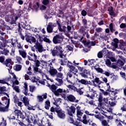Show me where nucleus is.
<instances>
[{
  "label": "nucleus",
  "mask_w": 126,
  "mask_h": 126,
  "mask_svg": "<svg viewBox=\"0 0 126 126\" xmlns=\"http://www.w3.org/2000/svg\"><path fill=\"white\" fill-rule=\"evenodd\" d=\"M64 50L62 49V47L60 46H56L54 49L52 51V54L53 56H59L63 60H60V63L62 65H64L67 62V60L65 59L66 57V54L63 53ZM66 66L69 68V72H68V76L69 78H71L73 75L78 76L77 73L78 72V70L76 69L75 66L73 65V64L71 62L68 61V63L66 64Z\"/></svg>",
  "instance_id": "nucleus-1"
},
{
  "label": "nucleus",
  "mask_w": 126,
  "mask_h": 126,
  "mask_svg": "<svg viewBox=\"0 0 126 126\" xmlns=\"http://www.w3.org/2000/svg\"><path fill=\"white\" fill-rule=\"evenodd\" d=\"M78 82L81 84H84V85H87V89L89 91H90L91 94H87L86 96L88 98H90L91 99H94L95 97V95L96 94V92L94 90L93 88H91V86H94V84L92 83L91 81H88L84 79L78 80Z\"/></svg>",
  "instance_id": "nucleus-2"
},
{
  "label": "nucleus",
  "mask_w": 126,
  "mask_h": 126,
  "mask_svg": "<svg viewBox=\"0 0 126 126\" xmlns=\"http://www.w3.org/2000/svg\"><path fill=\"white\" fill-rule=\"evenodd\" d=\"M50 111L52 112H57L58 117L62 119H64L65 118V112L61 108H54L53 107L50 108Z\"/></svg>",
  "instance_id": "nucleus-3"
},
{
  "label": "nucleus",
  "mask_w": 126,
  "mask_h": 126,
  "mask_svg": "<svg viewBox=\"0 0 126 126\" xmlns=\"http://www.w3.org/2000/svg\"><path fill=\"white\" fill-rule=\"evenodd\" d=\"M42 63H44L45 65L50 66V68L49 72L51 76L52 77H55V75L58 74V71L56 69L53 68V67L51 68V65H52V63H48L46 61H43Z\"/></svg>",
  "instance_id": "nucleus-4"
},
{
  "label": "nucleus",
  "mask_w": 126,
  "mask_h": 126,
  "mask_svg": "<svg viewBox=\"0 0 126 126\" xmlns=\"http://www.w3.org/2000/svg\"><path fill=\"white\" fill-rule=\"evenodd\" d=\"M35 50H36V52H38L39 53H42L44 51V48L42 45L38 43H37L33 47H32V50L33 52H35Z\"/></svg>",
  "instance_id": "nucleus-5"
},
{
  "label": "nucleus",
  "mask_w": 126,
  "mask_h": 126,
  "mask_svg": "<svg viewBox=\"0 0 126 126\" xmlns=\"http://www.w3.org/2000/svg\"><path fill=\"white\" fill-rule=\"evenodd\" d=\"M125 63V59L123 60V61L119 59L118 61H117V63H113L112 64H111V67L113 68H118L119 67H122Z\"/></svg>",
  "instance_id": "nucleus-6"
},
{
  "label": "nucleus",
  "mask_w": 126,
  "mask_h": 126,
  "mask_svg": "<svg viewBox=\"0 0 126 126\" xmlns=\"http://www.w3.org/2000/svg\"><path fill=\"white\" fill-rule=\"evenodd\" d=\"M64 36L62 34H57L53 37V42L55 44H58L61 43L63 40Z\"/></svg>",
  "instance_id": "nucleus-7"
},
{
  "label": "nucleus",
  "mask_w": 126,
  "mask_h": 126,
  "mask_svg": "<svg viewBox=\"0 0 126 126\" xmlns=\"http://www.w3.org/2000/svg\"><path fill=\"white\" fill-rule=\"evenodd\" d=\"M26 40L31 44L36 42V38L34 36H32L30 33H28L26 35Z\"/></svg>",
  "instance_id": "nucleus-8"
},
{
  "label": "nucleus",
  "mask_w": 126,
  "mask_h": 126,
  "mask_svg": "<svg viewBox=\"0 0 126 126\" xmlns=\"http://www.w3.org/2000/svg\"><path fill=\"white\" fill-rule=\"evenodd\" d=\"M15 114V116L17 117L18 118H20L22 120H24L25 119L26 115H23V113H21V111L19 110H15L14 111V113Z\"/></svg>",
  "instance_id": "nucleus-9"
},
{
  "label": "nucleus",
  "mask_w": 126,
  "mask_h": 126,
  "mask_svg": "<svg viewBox=\"0 0 126 126\" xmlns=\"http://www.w3.org/2000/svg\"><path fill=\"white\" fill-rule=\"evenodd\" d=\"M19 82L18 80H16L15 81L13 82V83H12V88L17 93H19L20 92V90L19 89V87L15 86V85H19Z\"/></svg>",
  "instance_id": "nucleus-10"
},
{
  "label": "nucleus",
  "mask_w": 126,
  "mask_h": 126,
  "mask_svg": "<svg viewBox=\"0 0 126 126\" xmlns=\"http://www.w3.org/2000/svg\"><path fill=\"white\" fill-rule=\"evenodd\" d=\"M2 104H1V106L3 105V106H6L7 107H9V98H7L6 97H3L2 98Z\"/></svg>",
  "instance_id": "nucleus-11"
},
{
  "label": "nucleus",
  "mask_w": 126,
  "mask_h": 126,
  "mask_svg": "<svg viewBox=\"0 0 126 126\" xmlns=\"http://www.w3.org/2000/svg\"><path fill=\"white\" fill-rule=\"evenodd\" d=\"M66 93V91L64 89H63L61 88H59L57 89L56 92H54V94L56 96H59L60 94H65Z\"/></svg>",
  "instance_id": "nucleus-12"
},
{
  "label": "nucleus",
  "mask_w": 126,
  "mask_h": 126,
  "mask_svg": "<svg viewBox=\"0 0 126 126\" xmlns=\"http://www.w3.org/2000/svg\"><path fill=\"white\" fill-rule=\"evenodd\" d=\"M24 79H26V80L30 79L33 83H36L38 81L37 78H36L35 76H28L27 74L25 75Z\"/></svg>",
  "instance_id": "nucleus-13"
},
{
  "label": "nucleus",
  "mask_w": 126,
  "mask_h": 126,
  "mask_svg": "<svg viewBox=\"0 0 126 126\" xmlns=\"http://www.w3.org/2000/svg\"><path fill=\"white\" fill-rule=\"evenodd\" d=\"M56 26V24L53 23H49L48 26L47 27V31L49 33L52 32L53 28Z\"/></svg>",
  "instance_id": "nucleus-14"
},
{
  "label": "nucleus",
  "mask_w": 126,
  "mask_h": 126,
  "mask_svg": "<svg viewBox=\"0 0 126 126\" xmlns=\"http://www.w3.org/2000/svg\"><path fill=\"white\" fill-rule=\"evenodd\" d=\"M92 83L94 87H97L98 88H100V87L99 85L101 83V82L100 81L99 78H95L94 81H92Z\"/></svg>",
  "instance_id": "nucleus-15"
},
{
  "label": "nucleus",
  "mask_w": 126,
  "mask_h": 126,
  "mask_svg": "<svg viewBox=\"0 0 126 126\" xmlns=\"http://www.w3.org/2000/svg\"><path fill=\"white\" fill-rule=\"evenodd\" d=\"M14 103H15L16 106L20 107L21 108H22V107H23V106H24L23 103H22V102L19 101L17 96H14Z\"/></svg>",
  "instance_id": "nucleus-16"
},
{
  "label": "nucleus",
  "mask_w": 126,
  "mask_h": 126,
  "mask_svg": "<svg viewBox=\"0 0 126 126\" xmlns=\"http://www.w3.org/2000/svg\"><path fill=\"white\" fill-rule=\"evenodd\" d=\"M12 63V60L11 59H7L4 61V64L5 65L6 67L9 68H12V66L11 65Z\"/></svg>",
  "instance_id": "nucleus-17"
},
{
  "label": "nucleus",
  "mask_w": 126,
  "mask_h": 126,
  "mask_svg": "<svg viewBox=\"0 0 126 126\" xmlns=\"http://www.w3.org/2000/svg\"><path fill=\"white\" fill-rule=\"evenodd\" d=\"M75 111H76L75 107L73 106H70L69 108V109H67L68 114L71 117H72V114L75 113Z\"/></svg>",
  "instance_id": "nucleus-18"
},
{
  "label": "nucleus",
  "mask_w": 126,
  "mask_h": 126,
  "mask_svg": "<svg viewBox=\"0 0 126 126\" xmlns=\"http://www.w3.org/2000/svg\"><path fill=\"white\" fill-rule=\"evenodd\" d=\"M67 101H70V102H78V100H76V97H74L72 94H69V95H68L67 96Z\"/></svg>",
  "instance_id": "nucleus-19"
},
{
  "label": "nucleus",
  "mask_w": 126,
  "mask_h": 126,
  "mask_svg": "<svg viewBox=\"0 0 126 126\" xmlns=\"http://www.w3.org/2000/svg\"><path fill=\"white\" fill-rule=\"evenodd\" d=\"M91 75L90 71L89 70L84 69V72L81 74L82 77L84 78H88V76Z\"/></svg>",
  "instance_id": "nucleus-20"
},
{
  "label": "nucleus",
  "mask_w": 126,
  "mask_h": 126,
  "mask_svg": "<svg viewBox=\"0 0 126 126\" xmlns=\"http://www.w3.org/2000/svg\"><path fill=\"white\" fill-rule=\"evenodd\" d=\"M47 94L45 93L43 95H42V96L41 95H38L37 97V100L39 102H43V100L44 99H46L47 97Z\"/></svg>",
  "instance_id": "nucleus-21"
},
{
  "label": "nucleus",
  "mask_w": 126,
  "mask_h": 126,
  "mask_svg": "<svg viewBox=\"0 0 126 126\" xmlns=\"http://www.w3.org/2000/svg\"><path fill=\"white\" fill-rule=\"evenodd\" d=\"M83 115V113L82 112V110H77L76 116L78 118H77V120L79 121H81Z\"/></svg>",
  "instance_id": "nucleus-22"
},
{
  "label": "nucleus",
  "mask_w": 126,
  "mask_h": 126,
  "mask_svg": "<svg viewBox=\"0 0 126 126\" xmlns=\"http://www.w3.org/2000/svg\"><path fill=\"white\" fill-rule=\"evenodd\" d=\"M59 31L62 32H67V28L65 26H61L60 24L57 22Z\"/></svg>",
  "instance_id": "nucleus-23"
},
{
  "label": "nucleus",
  "mask_w": 126,
  "mask_h": 126,
  "mask_svg": "<svg viewBox=\"0 0 126 126\" xmlns=\"http://www.w3.org/2000/svg\"><path fill=\"white\" fill-rule=\"evenodd\" d=\"M34 62L35 63V66L36 67L40 66L41 63L39 60H37L38 57L35 54H34Z\"/></svg>",
  "instance_id": "nucleus-24"
},
{
  "label": "nucleus",
  "mask_w": 126,
  "mask_h": 126,
  "mask_svg": "<svg viewBox=\"0 0 126 126\" xmlns=\"http://www.w3.org/2000/svg\"><path fill=\"white\" fill-rule=\"evenodd\" d=\"M62 103V99L61 98H58L55 100V102H53V104L57 107V108H59V105Z\"/></svg>",
  "instance_id": "nucleus-25"
},
{
  "label": "nucleus",
  "mask_w": 126,
  "mask_h": 126,
  "mask_svg": "<svg viewBox=\"0 0 126 126\" xmlns=\"http://www.w3.org/2000/svg\"><path fill=\"white\" fill-rule=\"evenodd\" d=\"M18 52L20 53V55L22 57V58H26L27 53L25 50H24L23 49H19Z\"/></svg>",
  "instance_id": "nucleus-26"
},
{
  "label": "nucleus",
  "mask_w": 126,
  "mask_h": 126,
  "mask_svg": "<svg viewBox=\"0 0 126 126\" xmlns=\"http://www.w3.org/2000/svg\"><path fill=\"white\" fill-rule=\"evenodd\" d=\"M46 86L50 88V89L52 91L53 94H55V92H56L57 89V87L55 85H52L51 86L49 84H47Z\"/></svg>",
  "instance_id": "nucleus-27"
},
{
  "label": "nucleus",
  "mask_w": 126,
  "mask_h": 126,
  "mask_svg": "<svg viewBox=\"0 0 126 126\" xmlns=\"http://www.w3.org/2000/svg\"><path fill=\"white\" fill-rule=\"evenodd\" d=\"M22 101L24 103V105H25V106H29V104H30L29 99L28 98V97H26V96H24L23 97V99L22 100Z\"/></svg>",
  "instance_id": "nucleus-28"
},
{
  "label": "nucleus",
  "mask_w": 126,
  "mask_h": 126,
  "mask_svg": "<svg viewBox=\"0 0 126 126\" xmlns=\"http://www.w3.org/2000/svg\"><path fill=\"white\" fill-rule=\"evenodd\" d=\"M84 89V87H80L79 89H78L76 91V92L78 93L79 95H83L84 94L83 90Z\"/></svg>",
  "instance_id": "nucleus-29"
},
{
  "label": "nucleus",
  "mask_w": 126,
  "mask_h": 126,
  "mask_svg": "<svg viewBox=\"0 0 126 126\" xmlns=\"http://www.w3.org/2000/svg\"><path fill=\"white\" fill-rule=\"evenodd\" d=\"M9 51L8 49H4L3 51H0L1 54L4 55L5 56H8Z\"/></svg>",
  "instance_id": "nucleus-30"
},
{
  "label": "nucleus",
  "mask_w": 126,
  "mask_h": 126,
  "mask_svg": "<svg viewBox=\"0 0 126 126\" xmlns=\"http://www.w3.org/2000/svg\"><path fill=\"white\" fill-rule=\"evenodd\" d=\"M94 116L97 119H98L99 121H101L104 119V117L101 115H94Z\"/></svg>",
  "instance_id": "nucleus-31"
},
{
  "label": "nucleus",
  "mask_w": 126,
  "mask_h": 126,
  "mask_svg": "<svg viewBox=\"0 0 126 126\" xmlns=\"http://www.w3.org/2000/svg\"><path fill=\"white\" fill-rule=\"evenodd\" d=\"M56 80L59 83V84H56V85L58 86H61L62 85V84H63V81L62 79L57 78H56Z\"/></svg>",
  "instance_id": "nucleus-32"
},
{
  "label": "nucleus",
  "mask_w": 126,
  "mask_h": 126,
  "mask_svg": "<svg viewBox=\"0 0 126 126\" xmlns=\"http://www.w3.org/2000/svg\"><path fill=\"white\" fill-rule=\"evenodd\" d=\"M22 68V66L21 65H19V64H16L14 66V69L16 71H19L21 70Z\"/></svg>",
  "instance_id": "nucleus-33"
},
{
  "label": "nucleus",
  "mask_w": 126,
  "mask_h": 126,
  "mask_svg": "<svg viewBox=\"0 0 126 126\" xmlns=\"http://www.w3.org/2000/svg\"><path fill=\"white\" fill-rule=\"evenodd\" d=\"M126 47V43L123 42L120 44V48L121 49L125 50Z\"/></svg>",
  "instance_id": "nucleus-34"
},
{
  "label": "nucleus",
  "mask_w": 126,
  "mask_h": 126,
  "mask_svg": "<svg viewBox=\"0 0 126 126\" xmlns=\"http://www.w3.org/2000/svg\"><path fill=\"white\" fill-rule=\"evenodd\" d=\"M8 110V107L5 106L4 107H0V112H7Z\"/></svg>",
  "instance_id": "nucleus-35"
},
{
  "label": "nucleus",
  "mask_w": 126,
  "mask_h": 126,
  "mask_svg": "<svg viewBox=\"0 0 126 126\" xmlns=\"http://www.w3.org/2000/svg\"><path fill=\"white\" fill-rule=\"evenodd\" d=\"M111 106H114L116 105V102L113 101V100L112 99H109V103H108Z\"/></svg>",
  "instance_id": "nucleus-36"
},
{
  "label": "nucleus",
  "mask_w": 126,
  "mask_h": 126,
  "mask_svg": "<svg viewBox=\"0 0 126 126\" xmlns=\"http://www.w3.org/2000/svg\"><path fill=\"white\" fill-rule=\"evenodd\" d=\"M67 87L72 90H74V91L76 92L77 91V88L76 87H74L73 85H69L67 86Z\"/></svg>",
  "instance_id": "nucleus-37"
},
{
  "label": "nucleus",
  "mask_w": 126,
  "mask_h": 126,
  "mask_svg": "<svg viewBox=\"0 0 126 126\" xmlns=\"http://www.w3.org/2000/svg\"><path fill=\"white\" fill-rule=\"evenodd\" d=\"M106 85H107V91L108 92L113 93L114 92V88H111V87L110 86V84L109 83H107Z\"/></svg>",
  "instance_id": "nucleus-38"
},
{
  "label": "nucleus",
  "mask_w": 126,
  "mask_h": 126,
  "mask_svg": "<svg viewBox=\"0 0 126 126\" xmlns=\"http://www.w3.org/2000/svg\"><path fill=\"white\" fill-rule=\"evenodd\" d=\"M87 118V117H86V115H84L83 116L82 123L85 125H87L88 124V121H87V120H86Z\"/></svg>",
  "instance_id": "nucleus-39"
},
{
  "label": "nucleus",
  "mask_w": 126,
  "mask_h": 126,
  "mask_svg": "<svg viewBox=\"0 0 126 126\" xmlns=\"http://www.w3.org/2000/svg\"><path fill=\"white\" fill-rule=\"evenodd\" d=\"M50 106V102L49 100H47L45 102V108L46 109L48 110L49 109V107Z\"/></svg>",
  "instance_id": "nucleus-40"
},
{
  "label": "nucleus",
  "mask_w": 126,
  "mask_h": 126,
  "mask_svg": "<svg viewBox=\"0 0 126 126\" xmlns=\"http://www.w3.org/2000/svg\"><path fill=\"white\" fill-rule=\"evenodd\" d=\"M114 43L113 44V45L114 46V47L116 48L118 47V43H119V40L117 39V38H114Z\"/></svg>",
  "instance_id": "nucleus-41"
},
{
  "label": "nucleus",
  "mask_w": 126,
  "mask_h": 126,
  "mask_svg": "<svg viewBox=\"0 0 126 126\" xmlns=\"http://www.w3.org/2000/svg\"><path fill=\"white\" fill-rule=\"evenodd\" d=\"M16 63H22V59L21 57L20 56H16Z\"/></svg>",
  "instance_id": "nucleus-42"
},
{
  "label": "nucleus",
  "mask_w": 126,
  "mask_h": 126,
  "mask_svg": "<svg viewBox=\"0 0 126 126\" xmlns=\"http://www.w3.org/2000/svg\"><path fill=\"white\" fill-rule=\"evenodd\" d=\"M29 88L30 92L32 93L34 92L36 90V87L34 86H30Z\"/></svg>",
  "instance_id": "nucleus-43"
},
{
  "label": "nucleus",
  "mask_w": 126,
  "mask_h": 126,
  "mask_svg": "<svg viewBox=\"0 0 126 126\" xmlns=\"http://www.w3.org/2000/svg\"><path fill=\"white\" fill-rule=\"evenodd\" d=\"M42 77L43 79L45 78L47 80H50L51 82H54V80L53 79L49 78L48 76L45 74H42Z\"/></svg>",
  "instance_id": "nucleus-44"
},
{
  "label": "nucleus",
  "mask_w": 126,
  "mask_h": 126,
  "mask_svg": "<svg viewBox=\"0 0 126 126\" xmlns=\"http://www.w3.org/2000/svg\"><path fill=\"white\" fill-rule=\"evenodd\" d=\"M107 113H105L104 112L102 113V115H103L105 117H106L108 119L112 120L113 119V116H108V115H107Z\"/></svg>",
  "instance_id": "nucleus-45"
},
{
  "label": "nucleus",
  "mask_w": 126,
  "mask_h": 126,
  "mask_svg": "<svg viewBox=\"0 0 126 126\" xmlns=\"http://www.w3.org/2000/svg\"><path fill=\"white\" fill-rule=\"evenodd\" d=\"M42 38L43 39V40L44 42L50 43L52 42L50 40V39H49L48 38H47L46 37L44 36H42Z\"/></svg>",
  "instance_id": "nucleus-46"
},
{
  "label": "nucleus",
  "mask_w": 126,
  "mask_h": 126,
  "mask_svg": "<svg viewBox=\"0 0 126 126\" xmlns=\"http://www.w3.org/2000/svg\"><path fill=\"white\" fill-rule=\"evenodd\" d=\"M101 123L103 126H110V125H108L107 121L105 120L102 121Z\"/></svg>",
  "instance_id": "nucleus-47"
},
{
  "label": "nucleus",
  "mask_w": 126,
  "mask_h": 126,
  "mask_svg": "<svg viewBox=\"0 0 126 126\" xmlns=\"http://www.w3.org/2000/svg\"><path fill=\"white\" fill-rule=\"evenodd\" d=\"M23 93L24 94V95H26V96L28 95V88H23Z\"/></svg>",
  "instance_id": "nucleus-48"
},
{
  "label": "nucleus",
  "mask_w": 126,
  "mask_h": 126,
  "mask_svg": "<svg viewBox=\"0 0 126 126\" xmlns=\"http://www.w3.org/2000/svg\"><path fill=\"white\" fill-rule=\"evenodd\" d=\"M105 63H106V65H107V66L111 67V62L110 60L108 59L106 61H105Z\"/></svg>",
  "instance_id": "nucleus-49"
},
{
  "label": "nucleus",
  "mask_w": 126,
  "mask_h": 126,
  "mask_svg": "<svg viewBox=\"0 0 126 126\" xmlns=\"http://www.w3.org/2000/svg\"><path fill=\"white\" fill-rule=\"evenodd\" d=\"M99 90H100V92H101L103 95L105 96H106L109 94V93L107 92V90L106 91H104V90H102L101 89H100Z\"/></svg>",
  "instance_id": "nucleus-50"
},
{
  "label": "nucleus",
  "mask_w": 126,
  "mask_h": 126,
  "mask_svg": "<svg viewBox=\"0 0 126 126\" xmlns=\"http://www.w3.org/2000/svg\"><path fill=\"white\" fill-rule=\"evenodd\" d=\"M56 76L58 78H61V79H63V76L62 72H57Z\"/></svg>",
  "instance_id": "nucleus-51"
},
{
  "label": "nucleus",
  "mask_w": 126,
  "mask_h": 126,
  "mask_svg": "<svg viewBox=\"0 0 126 126\" xmlns=\"http://www.w3.org/2000/svg\"><path fill=\"white\" fill-rule=\"evenodd\" d=\"M28 109L29 110H33V111H35V107H34V106L30 105V106H28Z\"/></svg>",
  "instance_id": "nucleus-52"
},
{
  "label": "nucleus",
  "mask_w": 126,
  "mask_h": 126,
  "mask_svg": "<svg viewBox=\"0 0 126 126\" xmlns=\"http://www.w3.org/2000/svg\"><path fill=\"white\" fill-rule=\"evenodd\" d=\"M66 49L67 50H68L69 51H72L73 50V48L70 45H67Z\"/></svg>",
  "instance_id": "nucleus-53"
},
{
  "label": "nucleus",
  "mask_w": 126,
  "mask_h": 126,
  "mask_svg": "<svg viewBox=\"0 0 126 126\" xmlns=\"http://www.w3.org/2000/svg\"><path fill=\"white\" fill-rule=\"evenodd\" d=\"M102 55H103V53H102V51H99L98 54H97V57L99 58H102Z\"/></svg>",
  "instance_id": "nucleus-54"
},
{
  "label": "nucleus",
  "mask_w": 126,
  "mask_h": 126,
  "mask_svg": "<svg viewBox=\"0 0 126 126\" xmlns=\"http://www.w3.org/2000/svg\"><path fill=\"white\" fill-rule=\"evenodd\" d=\"M115 123L117 124V126H123L118 119L115 120Z\"/></svg>",
  "instance_id": "nucleus-55"
},
{
  "label": "nucleus",
  "mask_w": 126,
  "mask_h": 126,
  "mask_svg": "<svg viewBox=\"0 0 126 126\" xmlns=\"http://www.w3.org/2000/svg\"><path fill=\"white\" fill-rule=\"evenodd\" d=\"M121 110L123 112H126V104L124 105L123 107H121Z\"/></svg>",
  "instance_id": "nucleus-56"
},
{
  "label": "nucleus",
  "mask_w": 126,
  "mask_h": 126,
  "mask_svg": "<svg viewBox=\"0 0 126 126\" xmlns=\"http://www.w3.org/2000/svg\"><path fill=\"white\" fill-rule=\"evenodd\" d=\"M68 122L69 123L73 124V123H74V119L72 117H70L68 119Z\"/></svg>",
  "instance_id": "nucleus-57"
},
{
  "label": "nucleus",
  "mask_w": 126,
  "mask_h": 126,
  "mask_svg": "<svg viewBox=\"0 0 126 126\" xmlns=\"http://www.w3.org/2000/svg\"><path fill=\"white\" fill-rule=\"evenodd\" d=\"M73 124L76 126H82L81 124H80V123L77 121L74 122Z\"/></svg>",
  "instance_id": "nucleus-58"
},
{
  "label": "nucleus",
  "mask_w": 126,
  "mask_h": 126,
  "mask_svg": "<svg viewBox=\"0 0 126 126\" xmlns=\"http://www.w3.org/2000/svg\"><path fill=\"white\" fill-rule=\"evenodd\" d=\"M42 3L44 5L48 4L49 3V0H43Z\"/></svg>",
  "instance_id": "nucleus-59"
},
{
  "label": "nucleus",
  "mask_w": 126,
  "mask_h": 126,
  "mask_svg": "<svg viewBox=\"0 0 126 126\" xmlns=\"http://www.w3.org/2000/svg\"><path fill=\"white\" fill-rule=\"evenodd\" d=\"M2 122L1 123L2 124V126H6L7 123L6 120H4V119H2Z\"/></svg>",
  "instance_id": "nucleus-60"
},
{
  "label": "nucleus",
  "mask_w": 126,
  "mask_h": 126,
  "mask_svg": "<svg viewBox=\"0 0 126 126\" xmlns=\"http://www.w3.org/2000/svg\"><path fill=\"white\" fill-rule=\"evenodd\" d=\"M120 28L121 29H124L126 28V24L125 23H122L120 25Z\"/></svg>",
  "instance_id": "nucleus-61"
},
{
  "label": "nucleus",
  "mask_w": 126,
  "mask_h": 126,
  "mask_svg": "<svg viewBox=\"0 0 126 126\" xmlns=\"http://www.w3.org/2000/svg\"><path fill=\"white\" fill-rule=\"evenodd\" d=\"M81 14H82V16H85L87 15V12H86L84 10H82V12H81Z\"/></svg>",
  "instance_id": "nucleus-62"
},
{
  "label": "nucleus",
  "mask_w": 126,
  "mask_h": 126,
  "mask_svg": "<svg viewBox=\"0 0 126 126\" xmlns=\"http://www.w3.org/2000/svg\"><path fill=\"white\" fill-rule=\"evenodd\" d=\"M103 29L101 28H98L95 29V31L97 32H102Z\"/></svg>",
  "instance_id": "nucleus-63"
},
{
  "label": "nucleus",
  "mask_w": 126,
  "mask_h": 126,
  "mask_svg": "<svg viewBox=\"0 0 126 126\" xmlns=\"http://www.w3.org/2000/svg\"><path fill=\"white\" fill-rule=\"evenodd\" d=\"M88 62L89 63H90L91 65H92L95 63V60H88Z\"/></svg>",
  "instance_id": "nucleus-64"
}]
</instances>
